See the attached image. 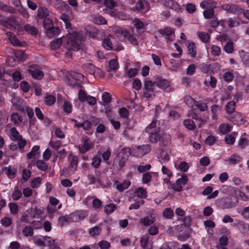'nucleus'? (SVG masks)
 Returning a JSON list of instances; mask_svg holds the SVG:
<instances>
[{
  "mask_svg": "<svg viewBox=\"0 0 249 249\" xmlns=\"http://www.w3.org/2000/svg\"><path fill=\"white\" fill-rule=\"evenodd\" d=\"M159 32L162 36H166L168 37H169L172 35L174 31L171 28L166 27L163 29H160L159 30Z\"/></svg>",
  "mask_w": 249,
  "mask_h": 249,
  "instance_id": "45",
  "label": "nucleus"
},
{
  "mask_svg": "<svg viewBox=\"0 0 249 249\" xmlns=\"http://www.w3.org/2000/svg\"><path fill=\"white\" fill-rule=\"evenodd\" d=\"M151 168L150 164H147L144 165H139L137 167V170L141 173H145L146 171L149 170Z\"/></svg>",
  "mask_w": 249,
  "mask_h": 249,
  "instance_id": "58",
  "label": "nucleus"
},
{
  "mask_svg": "<svg viewBox=\"0 0 249 249\" xmlns=\"http://www.w3.org/2000/svg\"><path fill=\"white\" fill-rule=\"evenodd\" d=\"M59 32V29L57 27H51L50 29L46 30V34L49 38H52L58 35Z\"/></svg>",
  "mask_w": 249,
  "mask_h": 249,
  "instance_id": "20",
  "label": "nucleus"
},
{
  "mask_svg": "<svg viewBox=\"0 0 249 249\" xmlns=\"http://www.w3.org/2000/svg\"><path fill=\"white\" fill-rule=\"evenodd\" d=\"M36 165L37 168L41 171H45L48 169L47 164L42 160H37Z\"/></svg>",
  "mask_w": 249,
  "mask_h": 249,
  "instance_id": "44",
  "label": "nucleus"
},
{
  "mask_svg": "<svg viewBox=\"0 0 249 249\" xmlns=\"http://www.w3.org/2000/svg\"><path fill=\"white\" fill-rule=\"evenodd\" d=\"M139 70L137 68H130L127 71V76L129 78L134 77L137 75Z\"/></svg>",
  "mask_w": 249,
  "mask_h": 249,
  "instance_id": "63",
  "label": "nucleus"
},
{
  "mask_svg": "<svg viewBox=\"0 0 249 249\" xmlns=\"http://www.w3.org/2000/svg\"><path fill=\"white\" fill-rule=\"evenodd\" d=\"M221 53L220 48L216 45H213L211 47V53L214 56H219Z\"/></svg>",
  "mask_w": 249,
  "mask_h": 249,
  "instance_id": "55",
  "label": "nucleus"
},
{
  "mask_svg": "<svg viewBox=\"0 0 249 249\" xmlns=\"http://www.w3.org/2000/svg\"><path fill=\"white\" fill-rule=\"evenodd\" d=\"M152 176L150 172H146L142 176V182L143 184L148 183L151 180Z\"/></svg>",
  "mask_w": 249,
  "mask_h": 249,
  "instance_id": "53",
  "label": "nucleus"
},
{
  "mask_svg": "<svg viewBox=\"0 0 249 249\" xmlns=\"http://www.w3.org/2000/svg\"><path fill=\"white\" fill-rule=\"evenodd\" d=\"M6 171V174L8 178H14L16 175L17 169L11 165H9L8 167H5L4 168Z\"/></svg>",
  "mask_w": 249,
  "mask_h": 249,
  "instance_id": "17",
  "label": "nucleus"
},
{
  "mask_svg": "<svg viewBox=\"0 0 249 249\" xmlns=\"http://www.w3.org/2000/svg\"><path fill=\"white\" fill-rule=\"evenodd\" d=\"M183 124L189 130H193L196 128L194 122L191 119H186L183 121Z\"/></svg>",
  "mask_w": 249,
  "mask_h": 249,
  "instance_id": "34",
  "label": "nucleus"
},
{
  "mask_svg": "<svg viewBox=\"0 0 249 249\" xmlns=\"http://www.w3.org/2000/svg\"><path fill=\"white\" fill-rule=\"evenodd\" d=\"M221 206L223 208L229 209L235 207V204L232 201L231 198L226 197L221 200Z\"/></svg>",
  "mask_w": 249,
  "mask_h": 249,
  "instance_id": "15",
  "label": "nucleus"
},
{
  "mask_svg": "<svg viewBox=\"0 0 249 249\" xmlns=\"http://www.w3.org/2000/svg\"><path fill=\"white\" fill-rule=\"evenodd\" d=\"M228 244V238L225 235H222L219 239V244L216 246L218 249H220V247L227 246Z\"/></svg>",
  "mask_w": 249,
  "mask_h": 249,
  "instance_id": "41",
  "label": "nucleus"
},
{
  "mask_svg": "<svg viewBox=\"0 0 249 249\" xmlns=\"http://www.w3.org/2000/svg\"><path fill=\"white\" fill-rule=\"evenodd\" d=\"M30 217L32 218H38L42 214V211L40 209H38L37 207L34 209L31 208L27 211Z\"/></svg>",
  "mask_w": 249,
  "mask_h": 249,
  "instance_id": "12",
  "label": "nucleus"
},
{
  "mask_svg": "<svg viewBox=\"0 0 249 249\" xmlns=\"http://www.w3.org/2000/svg\"><path fill=\"white\" fill-rule=\"evenodd\" d=\"M63 42L62 38H56L52 41L50 43V46L52 49L56 50L60 48Z\"/></svg>",
  "mask_w": 249,
  "mask_h": 249,
  "instance_id": "27",
  "label": "nucleus"
},
{
  "mask_svg": "<svg viewBox=\"0 0 249 249\" xmlns=\"http://www.w3.org/2000/svg\"><path fill=\"white\" fill-rule=\"evenodd\" d=\"M93 144L92 143L89 139H85L82 144L78 146L79 152L82 154H84L90 149Z\"/></svg>",
  "mask_w": 249,
  "mask_h": 249,
  "instance_id": "10",
  "label": "nucleus"
},
{
  "mask_svg": "<svg viewBox=\"0 0 249 249\" xmlns=\"http://www.w3.org/2000/svg\"><path fill=\"white\" fill-rule=\"evenodd\" d=\"M149 134V140L151 143H157L160 138V135L155 129Z\"/></svg>",
  "mask_w": 249,
  "mask_h": 249,
  "instance_id": "21",
  "label": "nucleus"
},
{
  "mask_svg": "<svg viewBox=\"0 0 249 249\" xmlns=\"http://www.w3.org/2000/svg\"><path fill=\"white\" fill-rule=\"evenodd\" d=\"M116 209V205L114 204H107L105 206L104 211L107 214H110L113 213Z\"/></svg>",
  "mask_w": 249,
  "mask_h": 249,
  "instance_id": "52",
  "label": "nucleus"
},
{
  "mask_svg": "<svg viewBox=\"0 0 249 249\" xmlns=\"http://www.w3.org/2000/svg\"><path fill=\"white\" fill-rule=\"evenodd\" d=\"M22 233L25 236H32L34 233L33 229L31 226H25L22 231Z\"/></svg>",
  "mask_w": 249,
  "mask_h": 249,
  "instance_id": "49",
  "label": "nucleus"
},
{
  "mask_svg": "<svg viewBox=\"0 0 249 249\" xmlns=\"http://www.w3.org/2000/svg\"><path fill=\"white\" fill-rule=\"evenodd\" d=\"M124 40L128 41L132 45H138V42L135 36L127 31V35L124 37Z\"/></svg>",
  "mask_w": 249,
  "mask_h": 249,
  "instance_id": "25",
  "label": "nucleus"
},
{
  "mask_svg": "<svg viewBox=\"0 0 249 249\" xmlns=\"http://www.w3.org/2000/svg\"><path fill=\"white\" fill-rule=\"evenodd\" d=\"M155 82L152 80H145L143 89V96L147 99H153L155 96L154 87Z\"/></svg>",
  "mask_w": 249,
  "mask_h": 249,
  "instance_id": "3",
  "label": "nucleus"
},
{
  "mask_svg": "<svg viewBox=\"0 0 249 249\" xmlns=\"http://www.w3.org/2000/svg\"><path fill=\"white\" fill-rule=\"evenodd\" d=\"M21 192L18 189H15L12 195L13 199L14 200H18L21 198Z\"/></svg>",
  "mask_w": 249,
  "mask_h": 249,
  "instance_id": "61",
  "label": "nucleus"
},
{
  "mask_svg": "<svg viewBox=\"0 0 249 249\" xmlns=\"http://www.w3.org/2000/svg\"><path fill=\"white\" fill-rule=\"evenodd\" d=\"M13 106L17 109H24V103L23 100L19 96H14L11 99ZM25 109H30L29 107H25Z\"/></svg>",
  "mask_w": 249,
  "mask_h": 249,
  "instance_id": "9",
  "label": "nucleus"
},
{
  "mask_svg": "<svg viewBox=\"0 0 249 249\" xmlns=\"http://www.w3.org/2000/svg\"><path fill=\"white\" fill-rule=\"evenodd\" d=\"M138 155L140 156H142L151 151V147L149 145L144 144L138 147Z\"/></svg>",
  "mask_w": 249,
  "mask_h": 249,
  "instance_id": "16",
  "label": "nucleus"
},
{
  "mask_svg": "<svg viewBox=\"0 0 249 249\" xmlns=\"http://www.w3.org/2000/svg\"><path fill=\"white\" fill-rule=\"evenodd\" d=\"M83 69L90 74H94L96 71V67L92 64L88 63L83 66Z\"/></svg>",
  "mask_w": 249,
  "mask_h": 249,
  "instance_id": "30",
  "label": "nucleus"
},
{
  "mask_svg": "<svg viewBox=\"0 0 249 249\" xmlns=\"http://www.w3.org/2000/svg\"><path fill=\"white\" fill-rule=\"evenodd\" d=\"M28 71L29 74H30L34 79L40 80L44 76L43 72L37 65L30 66Z\"/></svg>",
  "mask_w": 249,
  "mask_h": 249,
  "instance_id": "8",
  "label": "nucleus"
},
{
  "mask_svg": "<svg viewBox=\"0 0 249 249\" xmlns=\"http://www.w3.org/2000/svg\"><path fill=\"white\" fill-rule=\"evenodd\" d=\"M140 245L143 249H152V246L149 244V238L147 236L141 238Z\"/></svg>",
  "mask_w": 249,
  "mask_h": 249,
  "instance_id": "22",
  "label": "nucleus"
},
{
  "mask_svg": "<svg viewBox=\"0 0 249 249\" xmlns=\"http://www.w3.org/2000/svg\"><path fill=\"white\" fill-rule=\"evenodd\" d=\"M49 16L50 12L46 7H40L37 10V16L39 18L44 19L49 17Z\"/></svg>",
  "mask_w": 249,
  "mask_h": 249,
  "instance_id": "14",
  "label": "nucleus"
},
{
  "mask_svg": "<svg viewBox=\"0 0 249 249\" xmlns=\"http://www.w3.org/2000/svg\"><path fill=\"white\" fill-rule=\"evenodd\" d=\"M188 54L192 57H195L196 54V47L194 42H190L187 45Z\"/></svg>",
  "mask_w": 249,
  "mask_h": 249,
  "instance_id": "23",
  "label": "nucleus"
},
{
  "mask_svg": "<svg viewBox=\"0 0 249 249\" xmlns=\"http://www.w3.org/2000/svg\"><path fill=\"white\" fill-rule=\"evenodd\" d=\"M90 95H88L83 89H80L78 91V100L81 102H87L88 100V97H90Z\"/></svg>",
  "mask_w": 249,
  "mask_h": 249,
  "instance_id": "32",
  "label": "nucleus"
},
{
  "mask_svg": "<svg viewBox=\"0 0 249 249\" xmlns=\"http://www.w3.org/2000/svg\"><path fill=\"white\" fill-rule=\"evenodd\" d=\"M40 148V146L38 145H35L34 146L31 151L28 153L26 155L27 158L28 159H32V158H34L38 154V151Z\"/></svg>",
  "mask_w": 249,
  "mask_h": 249,
  "instance_id": "29",
  "label": "nucleus"
},
{
  "mask_svg": "<svg viewBox=\"0 0 249 249\" xmlns=\"http://www.w3.org/2000/svg\"><path fill=\"white\" fill-rule=\"evenodd\" d=\"M184 102L188 107L192 108L195 106L196 102L193 98L190 96H186L184 98Z\"/></svg>",
  "mask_w": 249,
  "mask_h": 249,
  "instance_id": "42",
  "label": "nucleus"
},
{
  "mask_svg": "<svg viewBox=\"0 0 249 249\" xmlns=\"http://www.w3.org/2000/svg\"><path fill=\"white\" fill-rule=\"evenodd\" d=\"M43 24L46 30L50 29L53 26V21L49 17L43 19Z\"/></svg>",
  "mask_w": 249,
  "mask_h": 249,
  "instance_id": "48",
  "label": "nucleus"
},
{
  "mask_svg": "<svg viewBox=\"0 0 249 249\" xmlns=\"http://www.w3.org/2000/svg\"><path fill=\"white\" fill-rule=\"evenodd\" d=\"M150 9V5L148 0H138L132 10L145 13L149 11Z\"/></svg>",
  "mask_w": 249,
  "mask_h": 249,
  "instance_id": "4",
  "label": "nucleus"
},
{
  "mask_svg": "<svg viewBox=\"0 0 249 249\" xmlns=\"http://www.w3.org/2000/svg\"><path fill=\"white\" fill-rule=\"evenodd\" d=\"M101 162L102 160L100 157L95 156L92 159L91 165L95 169H97L100 167Z\"/></svg>",
  "mask_w": 249,
  "mask_h": 249,
  "instance_id": "47",
  "label": "nucleus"
},
{
  "mask_svg": "<svg viewBox=\"0 0 249 249\" xmlns=\"http://www.w3.org/2000/svg\"><path fill=\"white\" fill-rule=\"evenodd\" d=\"M101 231V229L99 226H95L89 230V233L92 236L98 235Z\"/></svg>",
  "mask_w": 249,
  "mask_h": 249,
  "instance_id": "50",
  "label": "nucleus"
},
{
  "mask_svg": "<svg viewBox=\"0 0 249 249\" xmlns=\"http://www.w3.org/2000/svg\"><path fill=\"white\" fill-rule=\"evenodd\" d=\"M0 223L4 227H7L12 224V220L9 217H4L1 219Z\"/></svg>",
  "mask_w": 249,
  "mask_h": 249,
  "instance_id": "59",
  "label": "nucleus"
},
{
  "mask_svg": "<svg viewBox=\"0 0 249 249\" xmlns=\"http://www.w3.org/2000/svg\"><path fill=\"white\" fill-rule=\"evenodd\" d=\"M135 194L138 197L141 198H145L147 197V192L142 187L138 188L135 191Z\"/></svg>",
  "mask_w": 249,
  "mask_h": 249,
  "instance_id": "35",
  "label": "nucleus"
},
{
  "mask_svg": "<svg viewBox=\"0 0 249 249\" xmlns=\"http://www.w3.org/2000/svg\"><path fill=\"white\" fill-rule=\"evenodd\" d=\"M10 213L15 215L17 214L19 210V207L16 203L10 202L8 204Z\"/></svg>",
  "mask_w": 249,
  "mask_h": 249,
  "instance_id": "38",
  "label": "nucleus"
},
{
  "mask_svg": "<svg viewBox=\"0 0 249 249\" xmlns=\"http://www.w3.org/2000/svg\"><path fill=\"white\" fill-rule=\"evenodd\" d=\"M189 168V165L188 163L184 161L180 162L178 166L177 167L178 170H180L182 172H187Z\"/></svg>",
  "mask_w": 249,
  "mask_h": 249,
  "instance_id": "43",
  "label": "nucleus"
},
{
  "mask_svg": "<svg viewBox=\"0 0 249 249\" xmlns=\"http://www.w3.org/2000/svg\"><path fill=\"white\" fill-rule=\"evenodd\" d=\"M11 136L10 138L12 141H17L22 136L20 135L15 127H13L10 130Z\"/></svg>",
  "mask_w": 249,
  "mask_h": 249,
  "instance_id": "37",
  "label": "nucleus"
},
{
  "mask_svg": "<svg viewBox=\"0 0 249 249\" xmlns=\"http://www.w3.org/2000/svg\"><path fill=\"white\" fill-rule=\"evenodd\" d=\"M112 40L114 38L112 36L105 38L102 42V45L107 50H113L117 51H120L124 49V47L121 45H115L112 43Z\"/></svg>",
  "mask_w": 249,
  "mask_h": 249,
  "instance_id": "5",
  "label": "nucleus"
},
{
  "mask_svg": "<svg viewBox=\"0 0 249 249\" xmlns=\"http://www.w3.org/2000/svg\"><path fill=\"white\" fill-rule=\"evenodd\" d=\"M111 100V96L108 92H104L102 96V100L104 106H107Z\"/></svg>",
  "mask_w": 249,
  "mask_h": 249,
  "instance_id": "40",
  "label": "nucleus"
},
{
  "mask_svg": "<svg viewBox=\"0 0 249 249\" xmlns=\"http://www.w3.org/2000/svg\"><path fill=\"white\" fill-rule=\"evenodd\" d=\"M60 19L62 20L65 24L67 28H71V23L70 22L69 17L66 14H62L61 16Z\"/></svg>",
  "mask_w": 249,
  "mask_h": 249,
  "instance_id": "57",
  "label": "nucleus"
},
{
  "mask_svg": "<svg viewBox=\"0 0 249 249\" xmlns=\"http://www.w3.org/2000/svg\"><path fill=\"white\" fill-rule=\"evenodd\" d=\"M130 185V182L129 180H124L122 183L117 184L116 189L120 192L127 189Z\"/></svg>",
  "mask_w": 249,
  "mask_h": 249,
  "instance_id": "33",
  "label": "nucleus"
},
{
  "mask_svg": "<svg viewBox=\"0 0 249 249\" xmlns=\"http://www.w3.org/2000/svg\"><path fill=\"white\" fill-rule=\"evenodd\" d=\"M232 128L231 124H222L219 127L220 132L223 134H226L230 132Z\"/></svg>",
  "mask_w": 249,
  "mask_h": 249,
  "instance_id": "24",
  "label": "nucleus"
},
{
  "mask_svg": "<svg viewBox=\"0 0 249 249\" xmlns=\"http://www.w3.org/2000/svg\"><path fill=\"white\" fill-rule=\"evenodd\" d=\"M174 215L173 210L170 208H166L163 212V216L168 219L172 218Z\"/></svg>",
  "mask_w": 249,
  "mask_h": 249,
  "instance_id": "51",
  "label": "nucleus"
},
{
  "mask_svg": "<svg viewBox=\"0 0 249 249\" xmlns=\"http://www.w3.org/2000/svg\"><path fill=\"white\" fill-rule=\"evenodd\" d=\"M44 239L45 243V246H48L51 249H54L55 247V240L50 236H45Z\"/></svg>",
  "mask_w": 249,
  "mask_h": 249,
  "instance_id": "31",
  "label": "nucleus"
},
{
  "mask_svg": "<svg viewBox=\"0 0 249 249\" xmlns=\"http://www.w3.org/2000/svg\"><path fill=\"white\" fill-rule=\"evenodd\" d=\"M161 172L163 175H166L167 176L166 178H163V183L167 184L169 183L171 178L173 176L172 172L164 165H162L161 167Z\"/></svg>",
  "mask_w": 249,
  "mask_h": 249,
  "instance_id": "13",
  "label": "nucleus"
},
{
  "mask_svg": "<svg viewBox=\"0 0 249 249\" xmlns=\"http://www.w3.org/2000/svg\"><path fill=\"white\" fill-rule=\"evenodd\" d=\"M92 204L93 207L96 210L100 209L101 208V207H102V201L100 199H98L97 198H95L92 200Z\"/></svg>",
  "mask_w": 249,
  "mask_h": 249,
  "instance_id": "62",
  "label": "nucleus"
},
{
  "mask_svg": "<svg viewBox=\"0 0 249 249\" xmlns=\"http://www.w3.org/2000/svg\"><path fill=\"white\" fill-rule=\"evenodd\" d=\"M237 135V132H233L230 134L226 135L225 137V143L227 144L232 145L235 142Z\"/></svg>",
  "mask_w": 249,
  "mask_h": 249,
  "instance_id": "18",
  "label": "nucleus"
},
{
  "mask_svg": "<svg viewBox=\"0 0 249 249\" xmlns=\"http://www.w3.org/2000/svg\"><path fill=\"white\" fill-rule=\"evenodd\" d=\"M69 215V221L77 222L83 220L87 216L86 212L83 210L76 211Z\"/></svg>",
  "mask_w": 249,
  "mask_h": 249,
  "instance_id": "7",
  "label": "nucleus"
},
{
  "mask_svg": "<svg viewBox=\"0 0 249 249\" xmlns=\"http://www.w3.org/2000/svg\"><path fill=\"white\" fill-rule=\"evenodd\" d=\"M226 117L234 124H241L244 121L243 115L235 110H226Z\"/></svg>",
  "mask_w": 249,
  "mask_h": 249,
  "instance_id": "2",
  "label": "nucleus"
},
{
  "mask_svg": "<svg viewBox=\"0 0 249 249\" xmlns=\"http://www.w3.org/2000/svg\"><path fill=\"white\" fill-rule=\"evenodd\" d=\"M237 229L241 233L245 234L248 231H249V224L242 220Z\"/></svg>",
  "mask_w": 249,
  "mask_h": 249,
  "instance_id": "28",
  "label": "nucleus"
},
{
  "mask_svg": "<svg viewBox=\"0 0 249 249\" xmlns=\"http://www.w3.org/2000/svg\"><path fill=\"white\" fill-rule=\"evenodd\" d=\"M84 41V37L82 34L77 32H73L70 34L65 48L67 50L76 51L80 49L79 42Z\"/></svg>",
  "mask_w": 249,
  "mask_h": 249,
  "instance_id": "1",
  "label": "nucleus"
},
{
  "mask_svg": "<svg viewBox=\"0 0 249 249\" xmlns=\"http://www.w3.org/2000/svg\"><path fill=\"white\" fill-rule=\"evenodd\" d=\"M221 7L223 10L233 14L239 15L242 12V8L234 4H224Z\"/></svg>",
  "mask_w": 249,
  "mask_h": 249,
  "instance_id": "6",
  "label": "nucleus"
},
{
  "mask_svg": "<svg viewBox=\"0 0 249 249\" xmlns=\"http://www.w3.org/2000/svg\"><path fill=\"white\" fill-rule=\"evenodd\" d=\"M113 31L116 34L121 35L123 37H125L127 35V31L126 30H123L122 28L119 27H114Z\"/></svg>",
  "mask_w": 249,
  "mask_h": 249,
  "instance_id": "56",
  "label": "nucleus"
},
{
  "mask_svg": "<svg viewBox=\"0 0 249 249\" xmlns=\"http://www.w3.org/2000/svg\"><path fill=\"white\" fill-rule=\"evenodd\" d=\"M24 29L29 34L33 36L37 35L38 34L37 29L33 25L26 24L24 26Z\"/></svg>",
  "mask_w": 249,
  "mask_h": 249,
  "instance_id": "26",
  "label": "nucleus"
},
{
  "mask_svg": "<svg viewBox=\"0 0 249 249\" xmlns=\"http://www.w3.org/2000/svg\"><path fill=\"white\" fill-rule=\"evenodd\" d=\"M239 53L243 64L249 67V54L243 50L240 51Z\"/></svg>",
  "mask_w": 249,
  "mask_h": 249,
  "instance_id": "19",
  "label": "nucleus"
},
{
  "mask_svg": "<svg viewBox=\"0 0 249 249\" xmlns=\"http://www.w3.org/2000/svg\"><path fill=\"white\" fill-rule=\"evenodd\" d=\"M155 82V86L161 88L162 89H165L170 86V82L161 77H157L156 80L153 81Z\"/></svg>",
  "mask_w": 249,
  "mask_h": 249,
  "instance_id": "11",
  "label": "nucleus"
},
{
  "mask_svg": "<svg viewBox=\"0 0 249 249\" xmlns=\"http://www.w3.org/2000/svg\"><path fill=\"white\" fill-rule=\"evenodd\" d=\"M11 120L15 124H18L22 121V116L19 115L17 113H13L11 115Z\"/></svg>",
  "mask_w": 249,
  "mask_h": 249,
  "instance_id": "36",
  "label": "nucleus"
},
{
  "mask_svg": "<svg viewBox=\"0 0 249 249\" xmlns=\"http://www.w3.org/2000/svg\"><path fill=\"white\" fill-rule=\"evenodd\" d=\"M144 203V201L143 200H141L139 201H137L134 202V203L130 205L129 206V209L130 210L134 209V210H137L138 209L140 206L142 205H143Z\"/></svg>",
  "mask_w": 249,
  "mask_h": 249,
  "instance_id": "64",
  "label": "nucleus"
},
{
  "mask_svg": "<svg viewBox=\"0 0 249 249\" xmlns=\"http://www.w3.org/2000/svg\"><path fill=\"white\" fill-rule=\"evenodd\" d=\"M198 37L203 42H207L209 41L210 37L209 35L206 32H200L198 34Z\"/></svg>",
  "mask_w": 249,
  "mask_h": 249,
  "instance_id": "54",
  "label": "nucleus"
},
{
  "mask_svg": "<svg viewBox=\"0 0 249 249\" xmlns=\"http://www.w3.org/2000/svg\"><path fill=\"white\" fill-rule=\"evenodd\" d=\"M101 249H109L111 247L110 243L106 240H102L98 243Z\"/></svg>",
  "mask_w": 249,
  "mask_h": 249,
  "instance_id": "60",
  "label": "nucleus"
},
{
  "mask_svg": "<svg viewBox=\"0 0 249 249\" xmlns=\"http://www.w3.org/2000/svg\"><path fill=\"white\" fill-rule=\"evenodd\" d=\"M56 101L55 96L52 95H47L44 99L45 104L48 106H51Z\"/></svg>",
  "mask_w": 249,
  "mask_h": 249,
  "instance_id": "46",
  "label": "nucleus"
},
{
  "mask_svg": "<svg viewBox=\"0 0 249 249\" xmlns=\"http://www.w3.org/2000/svg\"><path fill=\"white\" fill-rule=\"evenodd\" d=\"M224 51L227 53H231L234 51V46L233 42L231 41L228 42L223 47Z\"/></svg>",
  "mask_w": 249,
  "mask_h": 249,
  "instance_id": "39",
  "label": "nucleus"
}]
</instances>
